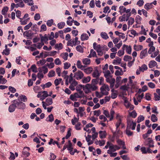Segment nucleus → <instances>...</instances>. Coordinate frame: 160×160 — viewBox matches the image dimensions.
I'll use <instances>...</instances> for the list:
<instances>
[{"label": "nucleus", "instance_id": "obj_41", "mask_svg": "<svg viewBox=\"0 0 160 160\" xmlns=\"http://www.w3.org/2000/svg\"><path fill=\"white\" fill-rule=\"evenodd\" d=\"M65 25V23L64 22H61L58 23L57 24L58 28L61 29Z\"/></svg>", "mask_w": 160, "mask_h": 160}, {"label": "nucleus", "instance_id": "obj_20", "mask_svg": "<svg viewBox=\"0 0 160 160\" xmlns=\"http://www.w3.org/2000/svg\"><path fill=\"white\" fill-rule=\"evenodd\" d=\"M89 38L88 35L86 33H83L81 36V39L82 41H84L85 40H87Z\"/></svg>", "mask_w": 160, "mask_h": 160}, {"label": "nucleus", "instance_id": "obj_63", "mask_svg": "<svg viewBox=\"0 0 160 160\" xmlns=\"http://www.w3.org/2000/svg\"><path fill=\"white\" fill-rule=\"evenodd\" d=\"M154 100L155 101H159L160 100V96L158 95L156 93H154Z\"/></svg>", "mask_w": 160, "mask_h": 160}, {"label": "nucleus", "instance_id": "obj_18", "mask_svg": "<svg viewBox=\"0 0 160 160\" xmlns=\"http://www.w3.org/2000/svg\"><path fill=\"white\" fill-rule=\"evenodd\" d=\"M83 64L86 65H89L91 63L90 59L88 58H85L82 60Z\"/></svg>", "mask_w": 160, "mask_h": 160}, {"label": "nucleus", "instance_id": "obj_51", "mask_svg": "<svg viewBox=\"0 0 160 160\" xmlns=\"http://www.w3.org/2000/svg\"><path fill=\"white\" fill-rule=\"evenodd\" d=\"M7 82V80L5 78H3V76H2V77L1 78L0 80V84H5Z\"/></svg>", "mask_w": 160, "mask_h": 160}, {"label": "nucleus", "instance_id": "obj_12", "mask_svg": "<svg viewBox=\"0 0 160 160\" xmlns=\"http://www.w3.org/2000/svg\"><path fill=\"white\" fill-rule=\"evenodd\" d=\"M17 100L21 102H26L27 100V98L25 96L21 95L18 97Z\"/></svg>", "mask_w": 160, "mask_h": 160}, {"label": "nucleus", "instance_id": "obj_29", "mask_svg": "<svg viewBox=\"0 0 160 160\" xmlns=\"http://www.w3.org/2000/svg\"><path fill=\"white\" fill-rule=\"evenodd\" d=\"M142 20L141 17L139 15L137 16L135 19V22L137 24H140L141 23V21Z\"/></svg>", "mask_w": 160, "mask_h": 160}, {"label": "nucleus", "instance_id": "obj_42", "mask_svg": "<svg viewBox=\"0 0 160 160\" xmlns=\"http://www.w3.org/2000/svg\"><path fill=\"white\" fill-rule=\"evenodd\" d=\"M124 104L126 107L127 108H129L131 103L128 102V100L126 98L124 100Z\"/></svg>", "mask_w": 160, "mask_h": 160}, {"label": "nucleus", "instance_id": "obj_60", "mask_svg": "<svg viewBox=\"0 0 160 160\" xmlns=\"http://www.w3.org/2000/svg\"><path fill=\"white\" fill-rule=\"evenodd\" d=\"M155 49L154 47H151L148 50V53L150 54H152V52L155 51Z\"/></svg>", "mask_w": 160, "mask_h": 160}, {"label": "nucleus", "instance_id": "obj_11", "mask_svg": "<svg viewBox=\"0 0 160 160\" xmlns=\"http://www.w3.org/2000/svg\"><path fill=\"white\" fill-rule=\"evenodd\" d=\"M100 75V73H99L98 70L97 68H96L93 72L92 74V76L93 78H98Z\"/></svg>", "mask_w": 160, "mask_h": 160}, {"label": "nucleus", "instance_id": "obj_32", "mask_svg": "<svg viewBox=\"0 0 160 160\" xmlns=\"http://www.w3.org/2000/svg\"><path fill=\"white\" fill-rule=\"evenodd\" d=\"M30 69H31V70H32V71L34 72H37L38 71L37 68L35 64L32 65Z\"/></svg>", "mask_w": 160, "mask_h": 160}, {"label": "nucleus", "instance_id": "obj_39", "mask_svg": "<svg viewBox=\"0 0 160 160\" xmlns=\"http://www.w3.org/2000/svg\"><path fill=\"white\" fill-rule=\"evenodd\" d=\"M100 34L102 38L105 39H107L109 38L106 32H102Z\"/></svg>", "mask_w": 160, "mask_h": 160}, {"label": "nucleus", "instance_id": "obj_26", "mask_svg": "<svg viewBox=\"0 0 160 160\" xmlns=\"http://www.w3.org/2000/svg\"><path fill=\"white\" fill-rule=\"evenodd\" d=\"M143 47L141 45H134V49L137 51H139L142 49Z\"/></svg>", "mask_w": 160, "mask_h": 160}, {"label": "nucleus", "instance_id": "obj_21", "mask_svg": "<svg viewBox=\"0 0 160 160\" xmlns=\"http://www.w3.org/2000/svg\"><path fill=\"white\" fill-rule=\"evenodd\" d=\"M76 65L78 68H80L82 70H83V68L86 67L85 66H83L81 65V62L79 60L78 61Z\"/></svg>", "mask_w": 160, "mask_h": 160}, {"label": "nucleus", "instance_id": "obj_62", "mask_svg": "<svg viewBox=\"0 0 160 160\" xmlns=\"http://www.w3.org/2000/svg\"><path fill=\"white\" fill-rule=\"evenodd\" d=\"M8 89H9V91H10L12 93H14L16 91V89L14 87H12V86L9 87Z\"/></svg>", "mask_w": 160, "mask_h": 160}, {"label": "nucleus", "instance_id": "obj_50", "mask_svg": "<svg viewBox=\"0 0 160 160\" xmlns=\"http://www.w3.org/2000/svg\"><path fill=\"white\" fill-rule=\"evenodd\" d=\"M32 24V23L31 22H30L28 25H26L24 27V29L25 30H28L31 27Z\"/></svg>", "mask_w": 160, "mask_h": 160}, {"label": "nucleus", "instance_id": "obj_27", "mask_svg": "<svg viewBox=\"0 0 160 160\" xmlns=\"http://www.w3.org/2000/svg\"><path fill=\"white\" fill-rule=\"evenodd\" d=\"M46 103L47 106H49L52 104V99L51 98H48L46 100Z\"/></svg>", "mask_w": 160, "mask_h": 160}, {"label": "nucleus", "instance_id": "obj_4", "mask_svg": "<svg viewBox=\"0 0 160 160\" xmlns=\"http://www.w3.org/2000/svg\"><path fill=\"white\" fill-rule=\"evenodd\" d=\"M145 145L148 146V147H154L153 140L151 138H148L147 139L145 140Z\"/></svg>", "mask_w": 160, "mask_h": 160}, {"label": "nucleus", "instance_id": "obj_13", "mask_svg": "<svg viewBox=\"0 0 160 160\" xmlns=\"http://www.w3.org/2000/svg\"><path fill=\"white\" fill-rule=\"evenodd\" d=\"M42 93H43V94L41 97L40 100L42 101L48 96V92L45 91H42Z\"/></svg>", "mask_w": 160, "mask_h": 160}, {"label": "nucleus", "instance_id": "obj_56", "mask_svg": "<svg viewBox=\"0 0 160 160\" xmlns=\"http://www.w3.org/2000/svg\"><path fill=\"white\" fill-rule=\"evenodd\" d=\"M71 66V64L68 62H65L64 63V68L65 69H68Z\"/></svg>", "mask_w": 160, "mask_h": 160}, {"label": "nucleus", "instance_id": "obj_49", "mask_svg": "<svg viewBox=\"0 0 160 160\" xmlns=\"http://www.w3.org/2000/svg\"><path fill=\"white\" fill-rule=\"evenodd\" d=\"M71 128H69L67 132V133L65 136V138L66 139H68L71 136Z\"/></svg>", "mask_w": 160, "mask_h": 160}, {"label": "nucleus", "instance_id": "obj_53", "mask_svg": "<svg viewBox=\"0 0 160 160\" xmlns=\"http://www.w3.org/2000/svg\"><path fill=\"white\" fill-rule=\"evenodd\" d=\"M124 50H119L117 54L119 57H121L124 55Z\"/></svg>", "mask_w": 160, "mask_h": 160}, {"label": "nucleus", "instance_id": "obj_64", "mask_svg": "<svg viewBox=\"0 0 160 160\" xmlns=\"http://www.w3.org/2000/svg\"><path fill=\"white\" fill-rule=\"evenodd\" d=\"M144 3V1L143 0H139L137 3V4L139 7L142 6Z\"/></svg>", "mask_w": 160, "mask_h": 160}, {"label": "nucleus", "instance_id": "obj_25", "mask_svg": "<svg viewBox=\"0 0 160 160\" xmlns=\"http://www.w3.org/2000/svg\"><path fill=\"white\" fill-rule=\"evenodd\" d=\"M54 120L53 116L52 114H51L46 118V120L48 122H52Z\"/></svg>", "mask_w": 160, "mask_h": 160}, {"label": "nucleus", "instance_id": "obj_24", "mask_svg": "<svg viewBox=\"0 0 160 160\" xmlns=\"http://www.w3.org/2000/svg\"><path fill=\"white\" fill-rule=\"evenodd\" d=\"M153 5L151 3H147L144 5V8L147 11L152 8Z\"/></svg>", "mask_w": 160, "mask_h": 160}, {"label": "nucleus", "instance_id": "obj_40", "mask_svg": "<svg viewBox=\"0 0 160 160\" xmlns=\"http://www.w3.org/2000/svg\"><path fill=\"white\" fill-rule=\"evenodd\" d=\"M139 69L142 72L148 69L147 66L145 64H143L141 67H139Z\"/></svg>", "mask_w": 160, "mask_h": 160}, {"label": "nucleus", "instance_id": "obj_57", "mask_svg": "<svg viewBox=\"0 0 160 160\" xmlns=\"http://www.w3.org/2000/svg\"><path fill=\"white\" fill-rule=\"evenodd\" d=\"M81 125V123L80 122H78L75 125V128L77 130H80L81 128L80 126Z\"/></svg>", "mask_w": 160, "mask_h": 160}, {"label": "nucleus", "instance_id": "obj_48", "mask_svg": "<svg viewBox=\"0 0 160 160\" xmlns=\"http://www.w3.org/2000/svg\"><path fill=\"white\" fill-rule=\"evenodd\" d=\"M118 120L116 124V130H118V128L120 126V124L121 123V119L120 118H118Z\"/></svg>", "mask_w": 160, "mask_h": 160}, {"label": "nucleus", "instance_id": "obj_19", "mask_svg": "<svg viewBox=\"0 0 160 160\" xmlns=\"http://www.w3.org/2000/svg\"><path fill=\"white\" fill-rule=\"evenodd\" d=\"M100 138H104L106 136V132L105 131H100L99 132Z\"/></svg>", "mask_w": 160, "mask_h": 160}, {"label": "nucleus", "instance_id": "obj_10", "mask_svg": "<svg viewBox=\"0 0 160 160\" xmlns=\"http://www.w3.org/2000/svg\"><path fill=\"white\" fill-rule=\"evenodd\" d=\"M38 71L39 72H43L44 74H46L48 72V70L45 66H43L42 67H39L38 68Z\"/></svg>", "mask_w": 160, "mask_h": 160}, {"label": "nucleus", "instance_id": "obj_52", "mask_svg": "<svg viewBox=\"0 0 160 160\" xmlns=\"http://www.w3.org/2000/svg\"><path fill=\"white\" fill-rule=\"evenodd\" d=\"M14 11L16 12V17L20 19H22V18H20L21 15V12L19 10L16 11L15 9L14 10Z\"/></svg>", "mask_w": 160, "mask_h": 160}, {"label": "nucleus", "instance_id": "obj_59", "mask_svg": "<svg viewBox=\"0 0 160 160\" xmlns=\"http://www.w3.org/2000/svg\"><path fill=\"white\" fill-rule=\"evenodd\" d=\"M47 30V27L45 24H42L41 27V31H45Z\"/></svg>", "mask_w": 160, "mask_h": 160}, {"label": "nucleus", "instance_id": "obj_33", "mask_svg": "<svg viewBox=\"0 0 160 160\" xmlns=\"http://www.w3.org/2000/svg\"><path fill=\"white\" fill-rule=\"evenodd\" d=\"M100 90L101 92L103 95H108V91H107L106 90L104 89L102 87L100 88Z\"/></svg>", "mask_w": 160, "mask_h": 160}, {"label": "nucleus", "instance_id": "obj_58", "mask_svg": "<svg viewBox=\"0 0 160 160\" xmlns=\"http://www.w3.org/2000/svg\"><path fill=\"white\" fill-rule=\"evenodd\" d=\"M90 52L91 54L92 57H97V56L96 52L94 51L93 49L90 50Z\"/></svg>", "mask_w": 160, "mask_h": 160}, {"label": "nucleus", "instance_id": "obj_46", "mask_svg": "<svg viewBox=\"0 0 160 160\" xmlns=\"http://www.w3.org/2000/svg\"><path fill=\"white\" fill-rule=\"evenodd\" d=\"M144 118L142 115L139 116L138 118L137 119V122L140 123L141 122L144 120Z\"/></svg>", "mask_w": 160, "mask_h": 160}, {"label": "nucleus", "instance_id": "obj_3", "mask_svg": "<svg viewBox=\"0 0 160 160\" xmlns=\"http://www.w3.org/2000/svg\"><path fill=\"white\" fill-rule=\"evenodd\" d=\"M85 88L88 90V92L95 91L98 88L95 84H87L85 85Z\"/></svg>", "mask_w": 160, "mask_h": 160}, {"label": "nucleus", "instance_id": "obj_22", "mask_svg": "<svg viewBox=\"0 0 160 160\" xmlns=\"http://www.w3.org/2000/svg\"><path fill=\"white\" fill-rule=\"evenodd\" d=\"M92 68L91 67H88L86 68H83V70L87 74H90L92 71Z\"/></svg>", "mask_w": 160, "mask_h": 160}, {"label": "nucleus", "instance_id": "obj_28", "mask_svg": "<svg viewBox=\"0 0 160 160\" xmlns=\"http://www.w3.org/2000/svg\"><path fill=\"white\" fill-rule=\"evenodd\" d=\"M120 10L119 12L120 13L121 15L125 12L126 11V8L123 6H120L119 7Z\"/></svg>", "mask_w": 160, "mask_h": 160}, {"label": "nucleus", "instance_id": "obj_6", "mask_svg": "<svg viewBox=\"0 0 160 160\" xmlns=\"http://www.w3.org/2000/svg\"><path fill=\"white\" fill-rule=\"evenodd\" d=\"M12 104L9 107L8 111L10 112H14L16 108L15 102H13V101H12Z\"/></svg>", "mask_w": 160, "mask_h": 160}, {"label": "nucleus", "instance_id": "obj_38", "mask_svg": "<svg viewBox=\"0 0 160 160\" xmlns=\"http://www.w3.org/2000/svg\"><path fill=\"white\" fill-rule=\"evenodd\" d=\"M55 75V72L53 70L50 71L48 74V76L49 78L54 77Z\"/></svg>", "mask_w": 160, "mask_h": 160}, {"label": "nucleus", "instance_id": "obj_2", "mask_svg": "<svg viewBox=\"0 0 160 160\" xmlns=\"http://www.w3.org/2000/svg\"><path fill=\"white\" fill-rule=\"evenodd\" d=\"M13 102H15L16 108L19 109L23 110L26 108V105L25 103L22 102L16 99L13 100Z\"/></svg>", "mask_w": 160, "mask_h": 160}, {"label": "nucleus", "instance_id": "obj_34", "mask_svg": "<svg viewBox=\"0 0 160 160\" xmlns=\"http://www.w3.org/2000/svg\"><path fill=\"white\" fill-rule=\"evenodd\" d=\"M91 80V77L89 76H88L86 78H84L82 80V81L83 83H86L89 82Z\"/></svg>", "mask_w": 160, "mask_h": 160}, {"label": "nucleus", "instance_id": "obj_9", "mask_svg": "<svg viewBox=\"0 0 160 160\" xmlns=\"http://www.w3.org/2000/svg\"><path fill=\"white\" fill-rule=\"evenodd\" d=\"M126 48V51L128 54H130L131 52L132 48L131 46H128V45L124 44L122 47V49L124 50L125 48Z\"/></svg>", "mask_w": 160, "mask_h": 160}, {"label": "nucleus", "instance_id": "obj_8", "mask_svg": "<svg viewBox=\"0 0 160 160\" xmlns=\"http://www.w3.org/2000/svg\"><path fill=\"white\" fill-rule=\"evenodd\" d=\"M147 50V48H146L141 51L140 55V58L141 59H143L148 55Z\"/></svg>", "mask_w": 160, "mask_h": 160}, {"label": "nucleus", "instance_id": "obj_43", "mask_svg": "<svg viewBox=\"0 0 160 160\" xmlns=\"http://www.w3.org/2000/svg\"><path fill=\"white\" fill-rule=\"evenodd\" d=\"M129 115L130 116L132 117L133 118H135L137 117V113L136 111L134 110L132 112L129 113Z\"/></svg>", "mask_w": 160, "mask_h": 160}, {"label": "nucleus", "instance_id": "obj_35", "mask_svg": "<svg viewBox=\"0 0 160 160\" xmlns=\"http://www.w3.org/2000/svg\"><path fill=\"white\" fill-rule=\"evenodd\" d=\"M62 44L61 43H60L59 44H56L55 45V48L56 49L60 50L62 49Z\"/></svg>", "mask_w": 160, "mask_h": 160}, {"label": "nucleus", "instance_id": "obj_23", "mask_svg": "<svg viewBox=\"0 0 160 160\" xmlns=\"http://www.w3.org/2000/svg\"><path fill=\"white\" fill-rule=\"evenodd\" d=\"M103 73H104V76L105 78L109 77L112 78V76L109 70H108L105 72H103Z\"/></svg>", "mask_w": 160, "mask_h": 160}, {"label": "nucleus", "instance_id": "obj_47", "mask_svg": "<svg viewBox=\"0 0 160 160\" xmlns=\"http://www.w3.org/2000/svg\"><path fill=\"white\" fill-rule=\"evenodd\" d=\"M132 59V57L128 55H125L123 58V60L125 61H128L129 60H131Z\"/></svg>", "mask_w": 160, "mask_h": 160}, {"label": "nucleus", "instance_id": "obj_14", "mask_svg": "<svg viewBox=\"0 0 160 160\" xmlns=\"http://www.w3.org/2000/svg\"><path fill=\"white\" fill-rule=\"evenodd\" d=\"M40 36L41 39V42H47L49 38L47 36V35L45 34L44 36H42L41 34L40 35Z\"/></svg>", "mask_w": 160, "mask_h": 160}, {"label": "nucleus", "instance_id": "obj_36", "mask_svg": "<svg viewBox=\"0 0 160 160\" xmlns=\"http://www.w3.org/2000/svg\"><path fill=\"white\" fill-rule=\"evenodd\" d=\"M77 50L81 53H83V49L82 46L81 45H78L76 47Z\"/></svg>", "mask_w": 160, "mask_h": 160}, {"label": "nucleus", "instance_id": "obj_5", "mask_svg": "<svg viewBox=\"0 0 160 160\" xmlns=\"http://www.w3.org/2000/svg\"><path fill=\"white\" fill-rule=\"evenodd\" d=\"M84 76L83 73L80 71H78L74 73V77L77 80L81 79Z\"/></svg>", "mask_w": 160, "mask_h": 160}, {"label": "nucleus", "instance_id": "obj_55", "mask_svg": "<svg viewBox=\"0 0 160 160\" xmlns=\"http://www.w3.org/2000/svg\"><path fill=\"white\" fill-rule=\"evenodd\" d=\"M53 22V20L52 19L48 20L47 22V26L49 27H51Z\"/></svg>", "mask_w": 160, "mask_h": 160}, {"label": "nucleus", "instance_id": "obj_45", "mask_svg": "<svg viewBox=\"0 0 160 160\" xmlns=\"http://www.w3.org/2000/svg\"><path fill=\"white\" fill-rule=\"evenodd\" d=\"M119 19L120 21L121 22L125 21L126 20V14H124L122 16L120 17Z\"/></svg>", "mask_w": 160, "mask_h": 160}, {"label": "nucleus", "instance_id": "obj_1", "mask_svg": "<svg viewBox=\"0 0 160 160\" xmlns=\"http://www.w3.org/2000/svg\"><path fill=\"white\" fill-rule=\"evenodd\" d=\"M127 124V128L126 130V134L128 136H130L132 135L133 132L131 131L130 129L131 128L132 130H135L136 123L134 122L132 119L130 120L129 118H128Z\"/></svg>", "mask_w": 160, "mask_h": 160}, {"label": "nucleus", "instance_id": "obj_54", "mask_svg": "<svg viewBox=\"0 0 160 160\" xmlns=\"http://www.w3.org/2000/svg\"><path fill=\"white\" fill-rule=\"evenodd\" d=\"M79 118H77L75 117L73 118V119H72L71 120L72 123L73 125H74L76 122H78V121Z\"/></svg>", "mask_w": 160, "mask_h": 160}, {"label": "nucleus", "instance_id": "obj_61", "mask_svg": "<svg viewBox=\"0 0 160 160\" xmlns=\"http://www.w3.org/2000/svg\"><path fill=\"white\" fill-rule=\"evenodd\" d=\"M99 81L98 78H96V79H92V82L94 84H97L98 83Z\"/></svg>", "mask_w": 160, "mask_h": 160}, {"label": "nucleus", "instance_id": "obj_37", "mask_svg": "<svg viewBox=\"0 0 160 160\" xmlns=\"http://www.w3.org/2000/svg\"><path fill=\"white\" fill-rule=\"evenodd\" d=\"M8 9V7L6 6L3 8L2 9L1 12L2 15H5L7 12Z\"/></svg>", "mask_w": 160, "mask_h": 160}, {"label": "nucleus", "instance_id": "obj_17", "mask_svg": "<svg viewBox=\"0 0 160 160\" xmlns=\"http://www.w3.org/2000/svg\"><path fill=\"white\" fill-rule=\"evenodd\" d=\"M157 65V62L154 60L151 61L149 63V67L150 68H152Z\"/></svg>", "mask_w": 160, "mask_h": 160}, {"label": "nucleus", "instance_id": "obj_16", "mask_svg": "<svg viewBox=\"0 0 160 160\" xmlns=\"http://www.w3.org/2000/svg\"><path fill=\"white\" fill-rule=\"evenodd\" d=\"M25 34V36L29 38H30L33 34L34 33L31 32L30 30H28L25 31L24 33V34Z\"/></svg>", "mask_w": 160, "mask_h": 160}, {"label": "nucleus", "instance_id": "obj_7", "mask_svg": "<svg viewBox=\"0 0 160 160\" xmlns=\"http://www.w3.org/2000/svg\"><path fill=\"white\" fill-rule=\"evenodd\" d=\"M30 150V148L28 147H25L22 152V154L25 157H28L30 155V153L28 152Z\"/></svg>", "mask_w": 160, "mask_h": 160}, {"label": "nucleus", "instance_id": "obj_30", "mask_svg": "<svg viewBox=\"0 0 160 160\" xmlns=\"http://www.w3.org/2000/svg\"><path fill=\"white\" fill-rule=\"evenodd\" d=\"M151 120L153 122H155L158 121V119L155 115L152 114L151 116Z\"/></svg>", "mask_w": 160, "mask_h": 160}, {"label": "nucleus", "instance_id": "obj_31", "mask_svg": "<svg viewBox=\"0 0 160 160\" xmlns=\"http://www.w3.org/2000/svg\"><path fill=\"white\" fill-rule=\"evenodd\" d=\"M60 56L65 60H66L68 59V53L65 52L61 53Z\"/></svg>", "mask_w": 160, "mask_h": 160}, {"label": "nucleus", "instance_id": "obj_15", "mask_svg": "<svg viewBox=\"0 0 160 160\" xmlns=\"http://www.w3.org/2000/svg\"><path fill=\"white\" fill-rule=\"evenodd\" d=\"M116 59H114L113 61V63L115 65L119 64L121 63V59L118 57H117Z\"/></svg>", "mask_w": 160, "mask_h": 160}, {"label": "nucleus", "instance_id": "obj_44", "mask_svg": "<svg viewBox=\"0 0 160 160\" xmlns=\"http://www.w3.org/2000/svg\"><path fill=\"white\" fill-rule=\"evenodd\" d=\"M134 19L133 18L131 17L128 22V25L130 26L132 25L134 22Z\"/></svg>", "mask_w": 160, "mask_h": 160}]
</instances>
